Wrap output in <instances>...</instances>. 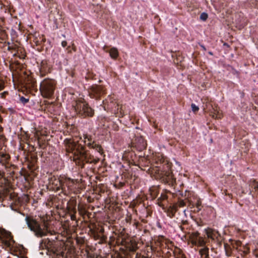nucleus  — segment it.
Masks as SVG:
<instances>
[{"mask_svg": "<svg viewBox=\"0 0 258 258\" xmlns=\"http://www.w3.org/2000/svg\"><path fill=\"white\" fill-rule=\"evenodd\" d=\"M25 220L28 229L33 232L36 237H42L46 236L48 233L52 234L48 229L47 224H44L43 228H41L40 223L33 216L26 215Z\"/></svg>", "mask_w": 258, "mask_h": 258, "instance_id": "nucleus-1", "label": "nucleus"}, {"mask_svg": "<svg viewBox=\"0 0 258 258\" xmlns=\"http://www.w3.org/2000/svg\"><path fill=\"white\" fill-rule=\"evenodd\" d=\"M73 107L77 114L81 117H92L94 115V110L89 106L84 99L80 98L76 100Z\"/></svg>", "mask_w": 258, "mask_h": 258, "instance_id": "nucleus-2", "label": "nucleus"}, {"mask_svg": "<svg viewBox=\"0 0 258 258\" xmlns=\"http://www.w3.org/2000/svg\"><path fill=\"white\" fill-rule=\"evenodd\" d=\"M56 82L52 79H44L40 85V91L42 96L46 98H49L54 94L56 88Z\"/></svg>", "mask_w": 258, "mask_h": 258, "instance_id": "nucleus-3", "label": "nucleus"}, {"mask_svg": "<svg viewBox=\"0 0 258 258\" xmlns=\"http://www.w3.org/2000/svg\"><path fill=\"white\" fill-rule=\"evenodd\" d=\"M203 102V109L205 112H209L210 115L214 118L220 119L223 116L219 108L217 105H213L209 98H205L202 99Z\"/></svg>", "mask_w": 258, "mask_h": 258, "instance_id": "nucleus-4", "label": "nucleus"}, {"mask_svg": "<svg viewBox=\"0 0 258 258\" xmlns=\"http://www.w3.org/2000/svg\"><path fill=\"white\" fill-rule=\"evenodd\" d=\"M47 6L49 8V19L53 22L56 28H58L59 21L61 20V15L57 9V5L53 0H47Z\"/></svg>", "mask_w": 258, "mask_h": 258, "instance_id": "nucleus-5", "label": "nucleus"}, {"mask_svg": "<svg viewBox=\"0 0 258 258\" xmlns=\"http://www.w3.org/2000/svg\"><path fill=\"white\" fill-rule=\"evenodd\" d=\"M29 39L33 47H36L37 50L40 51L42 49L43 43L45 41L43 36H40L38 33L31 34L29 35Z\"/></svg>", "mask_w": 258, "mask_h": 258, "instance_id": "nucleus-6", "label": "nucleus"}, {"mask_svg": "<svg viewBox=\"0 0 258 258\" xmlns=\"http://www.w3.org/2000/svg\"><path fill=\"white\" fill-rule=\"evenodd\" d=\"M0 241L5 246L11 247L14 241L10 232L0 228Z\"/></svg>", "mask_w": 258, "mask_h": 258, "instance_id": "nucleus-7", "label": "nucleus"}, {"mask_svg": "<svg viewBox=\"0 0 258 258\" xmlns=\"http://www.w3.org/2000/svg\"><path fill=\"white\" fill-rule=\"evenodd\" d=\"M89 94L91 98L98 99L105 94V90L102 86L95 85L89 89Z\"/></svg>", "mask_w": 258, "mask_h": 258, "instance_id": "nucleus-8", "label": "nucleus"}, {"mask_svg": "<svg viewBox=\"0 0 258 258\" xmlns=\"http://www.w3.org/2000/svg\"><path fill=\"white\" fill-rule=\"evenodd\" d=\"M51 67L49 64H48V62L46 60H43L41 61L39 71L40 75L43 77L46 74L50 72Z\"/></svg>", "mask_w": 258, "mask_h": 258, "instance_id": "nucleus-9", "label": "nucleus"}, {"mask_svg": "<svg viewBox=\"0 0 258 258\" xmlns=\"http://www.w3.org/2000/svg\"><path fill=\"white\" fill-rule=\"evenodd\" d=\"M59 181L62 188L64 187L70 188L74 185V180L70 178L62 177Z\"/></svg>", "mask_w": 258, "mask_h": 258, "instance_id": "nucleus-10", "label": "nucleus"}, {"mask_svg": "<svg viewBox=\"0 0 258 258\" xmlns=\"http://www.w3.org/2000/svg\"><path fill=\"white\" fill-rule=\"evenodd\" d=\"M132 145H147L146 141L144 140L143 137L141 136H135V137L132 141Z\"/></svg>", "mask_w": 258, "mask_h": 258, "instance_id": "nucleus-11", "label": "nucleus"}, {"mask_svg": "<svg viewBox=\"0 0 258 258\" xmlns=\"http://www.w3.org/2000/svg\"><path fill=\"white\" fill-rule=\"evenodd\" d=\"M207 236L212 239H214L218 237L219 235L218 232L216 230L209 228L206 231Z\"/></svg>", "mask_w": 258, "mask_h": 258, "instance_id": "nucleus-12", "label": "nucleus"}, {"mask_svg": "<svg viewBox=\"0 0 258 258\" xmlns=\"http://www.w3.org/2000/svg\"><path fill=\"white\" fill-rule=\"evenodd\" d=\"M106 48L107 47L104 46L103 49L106 52L109 53L110 56H111V58L115 59L117 57L118 55V52L116 48L113 47L111 48L109 50H108L107 49H106Z\"/></svg>", "mask_w": 258, "mask_h": 258, "instance_id": "nucleus-13", "label": "nucleus"}, {"mask_svg": "<svg viewBox=\"0 0 258 258\" xmlns=\"http://www.w3.org/2000/svg\"><path fill=\"white\" fill-rule=\"evenodd\" d=\"M36 86V81L31 78H28L26 81V88L27 89H31L35 87Z\"/></svg>", "mask_w": 258, "mask_h": 258, "instance_id": "nucleus-14", "label": "nucleus"}, {"mask_svg": "<svg viewBox=\"0 0 258 258\" xmlns=\"http://www.w3.org/2000/svg\"><path fill=\"white\" fill-rule=\"evenodd\" d=\"M199 253L201 256L204 257V258H208L210 256L209 255V248L207 247H204L200 249Z\"/></svg>", "mask_w": 258, "mask_h": 258, "instance_id": "nucleus-15", "label": "nucleus"}, {"mask_svg": "<svg viewBox=\"0 0 258 258\" xmlns=\"http://www.w3.org/2000/svg\"><path fill=\"white\" fill-rule=\"evenodd\" d=\"M84 143L86 144L85 145H93L94 143V141H93L92 138L91 136H89L87 135H84Z\"/></svg>", "mask_w": 258, "mask_h": 258, "instance_id": "nucleus-16", "label": "nucleus"}, {"mask_svg": "<svg viewBox=\"0 0 258 258\" xmlns=\"http://www.w3.org/2000/svg\"><path fill=\"white\" fill-rule=\"evenodd\" d=\"M45 241H48V240L47 239H42L40 242V244H39V248L40 249H46L47 250V248L46 247V244H45Z\"/></svg>", "mask_w": 258, "mask_h": 258, "instance_id": "nucleus-17", "label": "nucleus"}, {"mask_svg": "<svg viewBox=\"0 0 258 258\" xmlns=\"http://www.w3.org/2000/svg\"><path fill=\"white\" fill-rule=\"evenodd\" d=\"M45 239L48 240V241H45V244H46V247L47 248V250L52 248V242L48 238H45Z\"/></svg>", "mask_w": 258, "mask_h": 258, "instance_id": "nucleus-18", "label": "nucleus"}, {"mask_svg": "<svg viewBox=\"0 0 258 258\" xmlns=\"http://www.w3.org/2000/svg\"><path fill=\"white\" fill-rule=\"evenodd\" d=\"M197 242L198 243V244L201 245L203 246L204 245L205 242L203 239H202V238H199V239H196L195 241H193V243L196 244Z\"/></svg>", "mask_w": 258, "mask_h": 258, "instance_id": "nucleus-19", "label": "nucleus"}, {"mask_svg": "<svg viewBox=\"0 0 258 258\" xmlns=\"http://www.w3.org/2000/svg\"><path fill=\"white\" fill-rule=\"evenodd\" d=\"M0 156H1L2 157L1 160L5 161H7L10 158L9 155L6 154L0 153Z\"/></svg>", "mask_w": 258, "mask_h": 258, "instance_id": "nucleus-20", "label": "nucleus"}, {"mask_svg": "<svg viewBox=\"0 0 258 258\" xmlns=\"http://www.w3.org/2000/svg\"><path fill=\"white\" fill-rule=\"evenodd\" d=\"M249 4L252 7H258V2L256 0H250Z\"/></svg>", "mask_w": 258, "mask_h": 258, "instance_id": "nucleus-21", "label": "nucleus"}, {"mask_svg": "<svg viewBox=\"0 0 258 258\" xmlns=\"http://www.w3.org/2000/svg\"><path fill=\"white\" fill-rule=\"evenodd\" d=\"M109 101L110 102V103H113V99L112 97L110 96H108L107 99H106L105 100L103 101V103L104 104H106V103H108Z\"/></svg>", "mask_w": 258, "mask_h": 258, "instance_id": "nucleus-22", "label": "nucleus"}, {"mask_svg": "<svg viewBox=\"0 0 258 258\" xmlns=\"http://www.w3.org/2000/svg\"><path fill=\"white\" fill-rule=\"evenodd\" d=\"M208 18V14L205 13H203L200 15V19L203 21H206Z\"/></svg>", "mask_w": 258, "mask_h": 258, "instance_id": "nucleus-23", "label": "nucleus"}, {"mask_svg": "<svg viewBox=\"0 0 258 258\" xmlns=\"http://www.w3.org/2000/svg\"><path fill=\"white\" fill-rule=\"evenodd\" d=\"M191 108H192V111L194 112H197L199 110V107L196 106L195 104H191Z\"/></svg>", "mask_w": 258, "mask_h": 258, "instance_id": "nucleus-24", "label": "nucleus"}, {"mask_svg": "<svg viewBox=\"0 0 258 258\" xmlns=\"http://www.w3.org/2000/svg\"><path fill=\"white\" fill-rule=\"evenodd\" d=\"M20 101L21 103H22L23 104H26L29 101V99L24 98V97H21L20 98Z\"/></svg>", "mask_w": 258, "mask_h": 258, "instance_id": "nucleus-25", "label": "nucleus"}, {"mask_svg": "<svg viewBox=\"0 0 258 258\" xmlns=\"http://www.w3.org/2000/svg\"><path fill=\"white\" fill-rule=\"evenodd\" d=\"M208 258H220V256L216 252L211 254Z\"/></svg>", "mask_w": 258, "mask_h": 258, "instance_id": "nucleus-26", "label": "nucleus"}, {"mask_svg": "<svg viewBox=\"0 0 258 258\" xmlns=\"http://www.w3.org/2000/svg\"><path fill=\"white\" fill-rule=\"evenodd\" d=\"M115 108L117 107V111H119L120 113L121 114L123 113L122 111H123V109H122V106L121 105L120 107H119V105L118 104H117L116 106L115 107Z\"/></svg>", "mask_w": 258, "mask_h": 258, "instance_id": "nucleus-27", "label": "nucleus"}, {"mask_svg": "<svg viewBox=\"0 0 258 258\" xmlns=\"http://www.w3.org/2000/svg\"><path fill=\"white\" fill-rule=\"evenodd\" d=\"M4 88V82L3 80L0 79V91Z\"/></svg>", "mask_w": 258, "mask_h": 258, "instance_id": "nucleus-28", "label": "nucleus"}, {"mask_svg": "<svg viewBox=\"0 0 258 258\" xmlns=\"http://www.w3.org/2000/svg\"><path fill=\"white\" fill-rule=\"evenodd\" d=\"M81 147V149H82V151H80V154L82 156H84V152H85V151H84V146H80Z\"/></svg>", "mask_w": 258, "mask_h": 258, "instance_id": "nucleus-29", "label": "nucleus"}, {"mask_svg": "<svg viewBox=\"0 0 258 258\" xmlns=\"http://www.w3.org/2000/svg\"><path fill=\"white\" fill-rule=\"evenodd\" d=\"M61 45L63 47H66L67 45V42L66 41H63L61 42Z\"/></svg>", "mask_w": 258, "mask_h": 258, "instance_id": "nucleus-30", "label": "nucleus"}, {"mask_svg": "<svg viewBox=\"0 0 258 258\" xmlns=\"http://www.w3.org/2000/svg\"><path fill=\"white\" fill-rule=\"evenodd\" d=\"M7 94H8V93L7 92H4L1 93V95L2 98H4V97H5L6 95Z\"/></svg>", "mask_w": 258, "mask_h": 258, "instance_id": "nucleus-31", "label": "nucleus"}, {"mask_svg": "<svg viewBox=\"0 0 258 258\" xmlns=\"http://www.w3.org/2000/svg\"><path fill=\"white\" fill-rule=\"evenodd\" d=\"M253 182L255 183L254 188L258 189V182H256L254 180Z\"/></svg>", "mask_w": 258, "mask_h": 258, "instance_id": "nucleus-32", "label": "nucleus"}, {"mask_svg": "<svg viewBox=\"0 0 258 258\" xmlns=\"http://www.w3.org/2000/svg\"><path fill=\"white\" fill-rule=\"evenodd\" d=\"M201 47L203 48V49H204V50H206V48L205 47V46H203V45H201Z\"/></svg>", "mask_w": 258, "mask_h": 258, "instance_id": "nucleus-33", "label": "nucleus"}, {"mask_svg": "<svg viewBox=\"0 0 258 258\" xmlns=\"http://www.w3.org/2000/svg\"><path fill=\"white\" fill-rule=\"evenodd\" d=\"M24 143H26V144H28V145H30V143H29V142H28L27 141H26V142H24Z\"/></svg>", "mask_w": 258, "mask_h": 258, "instance_id": "nucleus-34", "label": "nucleus"}, {"mask_svg": "<svg viewBox=\"0 0 258 258\" xmlns=\"http://www.w3.org/2000/svg\"><path fill=\"white\" fill-rule=\"evenodd\" d=\"M27 137H28V136H27V135H26V136H25V137H24V139H25V138L26 139V138H27Z\"/></svg>", "mask_w": 258, "mask_h": 258, "instance_id": "nucleus-35", "label": "nucleus"}, {"mask_svg": "<svg viewBox=\"0 0 258 258\" xmlns=\"http://www.w3.org/2000/svg\"><path fill=\"white\" fill-rule=\"evenodd\" d=\"M209 53L210 54H211V55H213V53H212V52H209Z\"/></svg>", "mask_w": 258, "mask_h": 258, "instance_id": "nucleus-36", "label": "nucleus"}, {"mask_svg": "<svg viewBox=\"0 0 258 258\" xmlns=\"http://www.w3.org/2000/svg\"><path fill=\"white\" fill-rule=\"evenodd\" d=\"M20 213L21 214H22V215H23V216H24V215H24V214H23V213H21V212H20Z\"/></svg>", "mask_w": 258, "mask_h": 258, "instance_id": "nucleus-37", "label": "nucleus"}, {"mask_svg": "<svg viewBox=\"0 0 258 258\" xmlns=\"http://www.w3.org/2000/svg\"><path fill=\"white\" fill-rule=\"evenodd\" d=\"M21 149H23V146H21Z\"/></svg>", "mask_w": 258, "mask_h": 258, "instance_id": "nucleus-38", "label": "nucleus"}, {"mask_svg": "<svg viewBox=\"0 0 258 258\" xmlns=\"http://www.w3.org/2000/svg\"><path fill=\"white\" fill-rule=\"evenodd\" d=\"M21 149H23V146H21Z\"/></svg>", "mask_w": 258, "mask_h": 258, "instance_id": "nucleus-39", "label": "nucleus"}]
</instances>
